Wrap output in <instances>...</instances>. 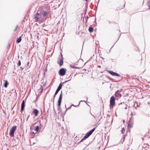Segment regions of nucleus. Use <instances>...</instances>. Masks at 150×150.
Wrapping results in <instances>:
<instances>
[{"label": "nucleus", "mask_w": 150, "mask_h": 150, "mask_svg": "<svg viewBox=\"0 0 150 150\" xmlns=\"http://www.w3.org/2000/svg\"><path fill=\"white\" fill-rule=\"evenodd\" d=\"M95 128H94L91 130H90V131L87 133L86 135L84 136V137L81 140L80 142H81L83 140H85L88 138L95 131Z\"/></svg>", "instance_id": "1"}, {"label": "nucleus", "mask_w": 150, "mask_h": 150, "mask_svg": "<svg viewBox=\"0 0 150 150\" xmlns=\"http://www.w3.org/2000/svg\"><path fill=\"white\" fill-rule=\"evenodd\" d=\"M41 17V13L40 11V13H39V11H38V13L34 15V18L36 22L39 21Z\"/></svg>", "instance_id": "2"}, {"label": "nucleus", "mask_w": 150, "mask_h": 150, "mask_svg": "<svg viewBox=\"0 0 150 150\" xmlns=\"http://www.w3.org/2000/svg\"><path fill=\"white\" fill-rule=\"evenodd\" d=\"M115 98L114 96L111 97L110 100V107H112L114 106L115 104Z\"/></svg>", "instance_id": "3"}, {"label": "nucleus", "mask_w": 150, "mask_h": 150, "mask_svg": "<svg viewBox=\"0 0 150 150\" xmlns=\"http://www.w3.org/2000/svg\"><path fill=\"white\" fill-rule=\"evenodd\" d=\"M16 129V127L14 126L13 127L10 131L9 135L11 137H13L14 136V133Z\"/></svg>", "instance_id": "4"}, {"label": "nucleus", "mask_w": 150, "mask_h": 150, "mask_svg": "<svg viewBox=\"0 0 150 150\" xmlns=\"http://www.w3.org/2000/svg\"><path fill=\"white\" fill-rule=\"evenodd\" d=\"M115 96L116 98L117 99L120 98L122 96L121 95L120 92V91L119 90L115 92Z\"/></svg>", "instance_id": "5"}, {"label": "nucleus", "mask_w": 150, "mask_h": 150, "mask_svg": "<svg viewBox=\"0 0 150 150\" xmlns=\"http://www.w3.org/2000/svg\"><path fill=\"white\" fill-rule=\"evenodd\" d=\"M66 73V71L64 69L62 68L59 71V74L61 76L64 75Z\"/></svg>", "instance_id": "6"}, {"label": "nucleus", "mask_w": 150, "mask_h": 150, "mask_svg": "<svg viewBox=\"0 0 150 150\" xmlns=\"http://www.w3.org/2000/svg\"><path fill=\"white\" fill-rule=\"evenodd\" d=\"M62 91H61V93L60 94L59 98L58 99V106H60L61 104V103L62 102Z\"/></svg>", "instance_id": "7"}, {"label": "nucleus", "mask_w": 150, "mask_h": 150, "mask_svg": "<svg viewBox=\"0 0 150 150\" xmlns=\"http://www.w3.org/2000/svg\"><path fill=\"white\" fill-rule=\"evenodd\" d=\"M109 73L112 76H120V75L118 73H115L112 71H109Z\"/></svg>", "instance_id": "8"}, {"label": "nucleus", "mask_w": 150, "mask_h": 150, "mask_svg": "<svg viewBox=\"0 0 150 150\" xmlns=\"http://www.w3.org/2000/svg\"><path fill=\"white\" fill-rule=\"evenodd\" d=\"M25 105V101L24 100H23L21 105V110L22 111L24 110Z\"/></svg>", "instance_id": "9"}, {"label": "nucleus", "mask_w": 150, "mask_h": 150, "mask_svg": "<svg viewBox=\"0 0 150 150\" xmlns=\"http://www.w3.org/2000/svg\"><path fill=\"white\" fill-rule=\"evenodd\" d=\"M38 112L39 111L37 109H34L33 112V113L36 116L38 115Z\"/></svg>", "instance_id": "10"}, {"label": "nucleus", "mask_w": 150, "mask_h": 150, "mask_svg": "<svg viewBox=\"0 0 150 150\" xmlns=\"http://www.w3.org/2000/svg\"><path fill=\"white\" fill-rule=\"evenodd\" d=\"M63 64V59L62 58L60 60L59 62V65L60 66H62Z\"/></svg>", "instance_id": "11"}, {"label": "nucleus", "mask_w": 150, "mask_h": 150, "mask_svg": "<svg viewBox=\"0 0 150 150\" xmlns=\"http://www.w3.org/2000/svg\"><path fill=\"white\" fill-rule=\"evenodd\" d=\"M21 37H20L18 38L17 39L16 42L17 43H18L19 42H21Z\"/></svg>", "instance_id": "12"}, {"label": "nucleus", "mask_w": 150, "mask_h": 150, "mask_svg": "<svg viewBox=\"0 0 150 150\" xmlns=\"http://www.w3.org/2000/svg\"><path fill=\"white\" fill-rule=\"evenodd\" d=\"M62 84L61 83H60L59 84V86H58L57 89H58V90H60L61 89V88H62Z\"/></svg>", "instance_id": "13"}, {"label": "nucleus", "mask_w": 150, "mask_h": 150, "mask_svg": "<svg viewBox=\"0 0 150 150\" xmlns=\"http://www.w3.org/2000/svg\"><path fill=\"white\" fill-rule=\"evenodd\" d=\"M93 28L91 27H90L88 29V30L89 32L90 33H91L93 32Z\"/></svg>", "instance_id": "14"}, {"label": "nucleus", "mask_w": 150, "mask_h": 150, "mask_svg": "<svg viewBox=\"0 0 150 150\" xmlns=\"http://www.w3.org/2000/svg\"><path fill=\"white\" fill-rule=\"evenodd\" d=\"M60 90H58V89H57L56 92H55V95H54V99L55 98V97L56 96V95L57 94V93H58V92Z\"/></svg>", "instance_id": "15"}, {"label": "nucleus", "mask_w": 150, "mask_h": 150, "mask_svg": "<svg viewBox=\"0 0 150 150\" xmlns=\"http://www.w3.org/2000/svg\"><path fill=\"white\" fill-rule=\"evenodd\" d=\"M39 129V127L38 126H37L35 127V128L34 129V130L37 132H38V131Z\"/></svg>", "instance_id": "16"}, {"label": "nucleus", "mask_w": 150, "mask_h": 150, "mask_svg": "<svg viewBox=\"0 0 150 150\" xmlns=\"http://www.w3.org/2000/svg\"><path fill=\"white\" fill-rule=\"evenodd\" d=\"M42 14L44 16H46L47 14V13L45 11H44L42 12Z\"/></svg>", "instance_id": "17"}, {"label": "nucleus", "mask_w": 150, "mask_h": 150, "mask_svg": "<svg viewBox=\"0 0 150 150\" xmlns=\"http://www.w3.org/2000/svg\"><path fill=\"white\" fill-rule=\"evenodd\" d=\"M8 83L7 81H6L5 83L4 84V86L6 88L8 85Z\"/></svg>", "instance_id": "18"}, {"label": "nucleus", "mask_w": 150, "mask_h": 150, "mask_svg": "<svg viewBox=\"0 0 150 150\" xmlns=\"http://www.w3.org/2000/svg\"><path fill=\"white\" fill-rule=\"evenodd\" d=\"M21 65V61H20V60L18 61V66H20Z\"/></svg>", "instance_id": "19"}, {"label": "nucleus", "mask_w": 150, "mask_h": 150, "mask_svg": "<svg viewBox=\"0 0 150 150\" xmlns=\"http://www.w3.org/2000/svg\"><path fill=\"white\" fill-rule=\"evenodd\" d=\"M18 26H17L15 28V29L14 30V31H16V30H17L18 29Z\"/></svg>", "instance_id": "20"}, {"label": "nucleus", "mask_w": 150, "mask_h": 150, "mask_svg": "<svg viewBox=\"0 0 150 150\" xmlns=\"http://www.w3.org/2000/svg\"><path fill=\"white\" fill-rule=\"evenodd\" d=\"M125 131V130L124 129V128H123L121 131L122 133L123 134V133H124Z\"/></svg>", "instance_id": "21"}, {"label": "nucleus", "mask_w": 150, "mask_h": 150, "mask_svg": "<svg viewBox=\"0 0 150 150\" xmlns=\"http://www.w3.org/2000/svg\"><path fill=\"white\" fill-rule=\"evenodd\" d=\"M82 101H85H85H84V100H83V101H80L79 102V105H75V106H74V107H78V106L79 105L80 102H82Z\"/></svg>", "instance_id": "22"}, {"label": "nucleus", "mask_w": 150, "mask_h": 150, "mask_svg": "<svg viewBox=\"0 0 150 150\" xmlns=\"http://www.w3.org/2000/svg\"><path fill=\"white\" fill-rule=\"evenodd\" d=\"M128 127L129 128L132 127L131 125V124H128Z\"/></svg>", "instance_id": "23"}, {"label": "nucleus", "mask_w": 150, "mask_h": 150, "mask_svg": "<svg viewBox=\"0 0 150 150\" xmlns=\"http://www.w3.org/2000/svg\"><path fill=\"white\" fill-rule=\"evenodd\" d=\"M74 106L75 105H73V104H72V105H71V106L70 107H69V108H68L67 109H70V108H71V106Z\"/></svg>", "instance_id": "24"}, {"label": "nucleus", "mask_w": 150, "mask_h": 150, "mask_svg": "<svg viewBox=\"0 0 150 150\" xmlns=\"http://www.w3.org/2000/svg\"><path fill=\"white\" fill-rule=\"evenodd\" d=\"M70 80H68V81H64V82H63V83H66L67 82H68V81H70Z\"/></svg>", "instance_id": "25"}, {"label": "nucleus", "mask_w": 150, "mask_h": 150, "mask_svg": "<svg viewBox=\"0 0 150 150\" xmlns=\"http://www.w3.org/2000/svg\"><path fill=\"white\" fill-rule=\"evenodd\" d=\"M71 68H75V67H74L73 66H72V65H71Z\"/></svg>", "instance_id": "26"}, {"label": "nucleus", "mask_w": 150, "mask_h": 150, "mask_svg": "<svg viewBox=\"0 0 150 150\" xmlns=\"http://www.w3.org/2000/svg\"><path fill=\"white\" fill-rule=\"evenodd\" d=\"M122 89H120V90H119L120 91V92H121V91H122Z\"/></svg>", "instance_id": "27"}, {"label": "nucleus", "mask_w": 150, "mask_h": 150, "mask_svg": "<svg viewBox=\"0 0 150 150\" xmlns=\"http://www.w3.org/2000/svg\"><path fill=\"white\" fill-rule=\"evenodd\" d=\"M88 16H87V17H86V18H87V19H88Z\"/></svg>", "instance_id": "28"}, {"label": "nucleus", "mask_w": 150, "mask_h": 150, "mask_svg": "<svg viewBox=\"0 0 150 150\" xmlns=\"http://www.w3.org/2000/svg\"><path fill=\"white\" fill-rule=\"evenodd\" d=\"M127 108V107H126L125 108V109H126Z\"/></svg>", "instance_id": "29"}, {"label": "nucleus", "mask_w": 150, "mask_h": 150, "mask_svg": "<svg viewBox=\"0 0 150 150\" xmlns=\"http://www.w3.org/2000/svg\"><path fill=\"white\" fill-rule=\"evenodd\" d=\"M93 117H95L94 116H93Z\"/></svg>", "instance_id": "30"}, {"label": "nucleus", "mask_w": 150, "mask_h": 150, "mask_svg": "<svg viewBox=\"0 0 150 150\" xmlns=\"http://www.w3.org/2000/svg\"><path fill=\"white\" fill-rule=\"evenodd\" d=\"M93 117H95L94 116H93Z\"/></svg>", "instance_id": "31"}, {"label": "nucleus", "mask_w": 150, "mask_h": 150, "mask_svg": "<svg viewBox=\"0 0 150 150\" xmlns=\"http://www.w3.org/2000/svg\"><path fill=\"white\" fill-rule=\"evenodd\" d=\"M93 117H95L94 116H93Z\"/></svg>", "instance_id": "32"}, {"label": "nucleus", "mask_w": 150, "mask_h": 150, "mask_svg": "<svg viewBox=\"0 0 150 150\" xmlns=\"http://www.w3.org/2000/svg\"><path fill=\"white\" fill-rule=\"evenodd\" d=\"M149 9H150V8H149Z\"/></svg>", "instance_id": "33"}]
</instances>
